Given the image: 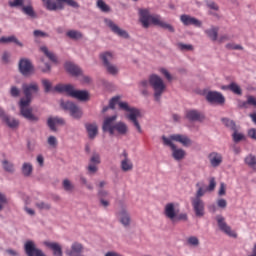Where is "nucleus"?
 Segmentation results:
<instances>
[{
    "label": "nucleus",
    "instance_id": "nucleus-1",
    "mask_svg": "<svg viewBox=\"0 0 256 256\" xmlns=\"http://www.w3.org/2000/svg\"><path fill=\"white\" fill-rule=\"evenodd\" d=\"M22 91L25 98H21L18 103L21 117L30 123H39V116L35 115L33 108L29 107L33 101V95L39 93V84H37V82L23 84Z\"/></svg>",
    "mask_w": 256,
    "mask_h": 256
},
{
    "label": "nucleus",
    "instance_id": "nucleus-2",
    "mask_svg": "<svg viewBox=\"0 0 256 256\" xmlns=\"http://www.w3.org/2000/svg\"><path fill=\"white\" fill-rule=\"evenodd\" d=\"M115 121H117V115L105 118L102 125V131H104V133H109L110 135H115V131L118 135H127V133H129V126H127L125 122L119 121L115 123Z\"/></svg>",
    "mask_w": 256,
    "mask_h": 256
},
{
    "label": "nucleus",
    "instance_id": "nucleus-3",
    "mask_svg": "<svg viewBox=\"0 0 256 256\" xmlns=\"http://www.w3.org/2000/svg\"><path fill=\"white\" fill-rule=\"evenodd\" d=\"M57 93H67L70 97L78 101H89V92L87 90H75L71 84H57L54 87Z\"/></svg>",
    "mask_w": 256,
    "mask_h": 256
},
{
    "label": "nucleus",
    "instance_id": "nucleus-4",
    "mask_svg": "<svg viewBox=\"0 0 256 256\" xmlns=\"http://www.w3.org/2000/svg\"><path fill=\"white\" fill-rule=\"evenodd\" d=\"M149 85L154 91V100L157 103H161V97H163V93H165L167 89L163 78L157 74H152L149 76Z\"/></svg>",
    "mask_w": 256,
    "mask_h": 256
},
{
    "label": "nucleus",
    "instance_id": "nucleus-5",
    "mask_svg": "<svg viewBox=\"0 0 256 256\" xmlns=\"http://www.w3.org/2000/svg\"><path fill=\"white\" fill-rule=\"evenodd\" d=\"M119 109L120 111H126V113H129L127 115V119L136 127V130L138 133H143V129L141 128V124H139V117H141V110H139L136 107L129 106V103L127 102H120L119 103Z\"/></svg>",
    "mask_w": 256,
    "mask_h": 256
},
{
    "label": "nucleus",
    "instance_id": "nucleus-6",
    "mask_svg": "<svg viewBox=\"0 0 256 256\" xmlns=\"http://www.w3.org/2000/svg\"><path fill=\"white\" fill-rule=\"evenodd\" d=\"M138 17L144 29H149L150 23L153 25V19H159V15H151V12L147 8L138 9Z\"/></svg>",
    "mask_w": 256,
    "mask_h": 256
},
{
    "label": "nucleus",
    "instance_id": "nucleus-7",
    "mask_svg": "<svg viewBox=\"0 0 256 256\" xmlns=\"http://www.w3.org/2000/svg\"><path fill=\"white\" fill-rule=\"evenodd\" d=\"M18 71L23 77H29L35 74V66L29 58H21L18 62Z\"/></svg>",
    "mask_w": 256,
    "mask_h": 256
},
{
    "label": "nucleus",
    "instance_id": "nucleus-8",
    "mask_svg": "<svg viewBox=\"0 0 256 256\" xmlns=\"http://www.w3.org/2000/svg\"><path fill=\"white\" fill-rule=\"evenodd\" d=\"M61 107L64 111H69L70 117L73 119H81L83 117V110L72 101L61 102Z\"/></svg>",
    "mask_w": 256,
    "mask_h": 256
},
{
    "label": "nucleus",
    "instance_id": "nucleus-9",
    "mask_svg": "<svg viewBox=\"0 0 256 256\" xmlns=\"http://www.w3.org/2000/svg\"><path fill=\"white\" fill-rule=\"evenodd\" d=\"M104 23L106 26H108L110 31H112V33H114V35H117L118 37H122V39H129V37H130L129 32L121 29V27H119V25L115 24V22H113V20H111L109 18H105Z\"/></svg>",
    "mask_w": 256,
    "mask_h": 256
},
{
    "label": "nucleus",
    "instance_id": "nucleus-10",
    "mask_svg": "<svg viewBox=\"0 0 256 256\" xmlns=\"http://www.w3.org/2000/svg\"><path fill=\"white\" fill-rule=\"evenodd\" d=\"M119 223L124 226L126 229L131 227V214L125 206H122L120 210L116 213Z\"/></svg>",
    "mask_w": 256,
    "mask_h": 256
},
{
    "label": "nucleus",
    "instance_id": "nucleus-11",
    "mask_svg": "<svg viewBox=\"0 0 256 256\" xmlns=\"http://www.w3.org/2000/svg\"><path fill=\"white\" fill-rule=\"evenodd\" d=\"M205 99L208 103L216 104V105H224L225 104V96L221 92L218 91H208L205 94Z\"/></svg>",
    "mask_w": 256,
    "mask_h": 256
},
{
    "label": "nucleus",
    "instance_id": "nucleus-12",
    "mask_svg": "<svg viewBox=\"0 0 256 256\" xmlns=\"http://www.w3.org/2000/svg\"><path fill=\"white\" fill-rule=\"evenodd\" d=\"M24 251L27 256H46L43 250L37 248L33 240H28L24 244Z\"/></svg>",
    "mask_w": 256,
    "mask_h": 256
},
{
    "label": "nucleus",
    "instance_id": "nucleus-13",
    "mask_svg": "<svg viewBox=\"0 0 256 256\" xmlns=\"http://www.w3.org/2000/svg\"><path fill=\"white\" fill-rule=\"evenodd\" d=\"M216 221L218 223L220 231H222L226 235H229V237H237V234L231 231V226L227 225V222H225V217H223L222 215H217Z\"/></svg>",
    "mask_w": 256,
    "mask_h": 256
},
{
    "label": "nucleus",
    "instance_id": "nucleus-14",
    "mask_svg": "<svg viewBox=\"0 0 256 256\" xmlns=\"http://www.w3.org/2000/svg\"><path fill=\"white\" fill-rule=\"evenodd\" d=\"M46 124L47 127H49L50 131H53V133H57V127L65 125V119L59 116L48 117Z\"/></svg>",
    "mask_w": 256,
    "mask_h": 256
},
{
    "label": "nucleus",
    "instance_id": "nucleus-15",
    "mask_svg": "<svg viewBox=\"0 0 256 256\" xmlns=\"http://www.w3.org/2000/svg\"><path fill=\"white\" fill-rule=\"evenodd\" d=\"M180 21L186 27H189V25H193L194 27H202L203 26V22H201V20H199L195 17H192L191 15H188V14H182L180 16Z\"/></svg>",
    "mask_w": 256,
    "mask_h": 256
},
{
    "label": "nucleus",
    "instance_id": "nucleus-16",
    "mask_svg": "<svg viewBox=\"0 0 256 256\" xmlns=\"http://www.w3.org/2000/svg\"><path fill=\"white\" fill-rule=\"evenodd\" d=\"M177 213H179V209L175 208V203L171 202L165 205L164 207V215L167 219L175 221V217H177Z\"/></svg>",
    "mask_w": 256,
    "mask_h": 256
},
{
    "label": "nucleus",
    "instance_id": "nucleus-17",
    "mask_svg": "<svg viewBox=\"0 0 256 256\" xmlns=\"http://www.w3.org/2000/svg\"><path fill=\"white\" fill-rule=\"evenodd\" d=\"M9 43H14V45L20 47L21 49L25 47V44H23V42H21V40H19V38H17L15 35L0 37V45H9Z\"/></svg>",
    "mask_w": 256,
    "mask_h": 256
},
{
    "label": "nucleus",
    "instance_id": "nucleus-18",
    "mask_svg": "<svg viewBox=\"0 0 256 256\" xmlns=\"http://www.w3.org/2000/svg\"><path fill=\"white\" fill-rule=\"evenodd\" d=\"M192 207L195 215L197 217H204L205 216V202L203 200H191Z\"/></svg>",
    "mask_w": 256,
    "mask_h": 256
},
{
    "label": "nucleus",
    "instance_id": "nucleus-19",
    "mask_svg": "<svg viewBox=\"0 0 256 256\" xmlns=\"http://www.w3.org/2000/svg\"><path fill=\"white\" fill-rule=\"evenodd\" d=\"M170 139L176 141V143H181L183 147H189L193 144V141H191L187 135L183 134H172L170 135Z\"/></svg>",
    "mask_w": 256,
    "mask_h": 256
},
{
    "label": "nucleus",
    "instance_id": "nucleus-20",
    "mask_svg": "<svg viewBox=\"0 0 256 256\" xmlns=\"http://www.w3.org/2000/svg\"><path fill=\"white\" fill-rule=\"evenodd\" d=\"M43 245H45V247H47L48 249H51L54 256H63V248L61 247L60 243L44 241Z\"/></svg>",
    "mask_w": 256,
    "mask_h": 256
},
{
    "label": "nucleus",
    "instance_id": "nucleus-21",
    "mask_svg": "<svg viewBox=\"0 0 256 256\" xmlns=\"http://www.w3.org/2000/svg\"><path fill=\"white\" fill-rule=\"evenodd\" d=\"M65 69L73 77H79V75H83V70L81 69V67H79L73 62H66Z\"/></svg>",
    "mask_w": 256,
    "mask_h": 256
},
{
    "label": "nucleus",
    "instance_id": "nucleus-22",
    "mask_svg": "<svg viewBox=\"0 0 256 256\" xmlns=\"http://www.w3.org/2000/svg\"><path fill=\"white\" fill-rule=\"evenodd\" d=\"M84 126L88 133V139L93 141V139L99 135V127L97 126V123H86Z\"/></svg>",
    "mask_w": 256,
    "mask_h": 256
},
{
    "label": "nucleus",
    "instance_id": "nucleus-23",
    "mask_svg": "<svg viewBox=\"0 0 256 256\" xmlns=\"http://www.w3.org/2000/svg\"><path fill=\"white\" fill-rule=\"evenodd\" d=\"M211 167H219L223 163V156L218 152H211L208 155Z\"/></svg>",
    "mask_w": 256,
    "mask_h": 256
},
{
    "label": "nucleus",
    "instance_id": "nucleus-24",
    "mask_svg": "<svg viewBox=\"0 0 256 256\" xmlns=\"http://www.w3.org/2000/svg\"><path fill=\"white\" fill-rule=\"evenodd\" d=\"M153 25L161 27V29H165L166 31H169V33H175V27L161 20V16H158V19H153Z\"/></svg>",
    "mask_w": 256,
    "mask_h": 256
},
{
    "label": "nucleus",
    "instance_id": "nucleus-25",
    "mask_svg": "<svg viewBox=\"0 0 256 256\" xmlns=\"http://www.w3.org/2000/svg\"><path fill=\"white\" fill-rule=\"evenodd\" d=\"M171 151L172 157L175 161H183V159H185V155H187L185 150H183L182 148H177V146H174Z\"/></svg>",
    "mask_w": 256,
    "mask_h": 256
},
{
    "label": "nucleus",
    "instance_id": "nucleus-26",
    "mask_svg": "<svg viewBox=\"0 0 256 256\" xmlns=\"http://www.w3.org/2000/svg\"><path fill=\"white\" fill-rule=\"evenodd\" d=\"M2 121L10 129H17V127H19V120L15 119L9 115L4 116V119Z\"/></svg>",
    "mask_w": 256,
    "mask_h": 256
},
{
    "label": "nucleus",
    "instance_id": "nucleus-27",
    "mask_svg": "<svg viewBox=\"0 0 256 256\" xmlns=\"http://www.w3.org/2000/svg\"><path fill=\"white\" fill-rule=\"evenodd\" d=\"M204 33L211 41H217V37H219V27L211 26V28L206 29Z\"/></svg>",
    "mask_w": 256,
    "mask_h": 256
},
{
    "label": "nucleus",
    "instance_id": "nucleus-28",
    "mask_svg": "<svg viewBox=\"0 0 256 256\" xmlns=\"http://www.w3.org/2000/svg\"><path fill=\"white\" fill-rule=\"evenodd\" d=\"M21 173L24 177H31L33 175V164L24 162L21 167Z\"/></svg>",
    "mask_w": 256,
    "mask_h": 256
},
{
    "label": "nucleus",
    "instance_id": "nucleus-29",
    "mask_svg": "<svg viewBox=\"0 0 256 256\" xmlns=\"http://www.w3.org/2000/svg\"><path fill=\"white\" fill-rule=\"evenodd\" d=\"M244 163L247 165V167H250V169H253V171H256V156L253 154H248L244 158Z\"/></svg>",
    "mask_w": 256,
    "mask_h": 256
},
{
    "label": "nucleus",
    "instance_id": "nucleus-30",
    "mask_svg": "<svg viewBox=\"0 0 256 256\" xmlns=\"http://www.w3.org/2000/svg\"><path fill=\"white\" fill-rule=\"evenodd\" d=\"M21 11L24 15L30 17V19H37V12H35L32 5L23 6Z\"/></svg>",
    "mask_w": 256,
    "mask_h": 256
},
{
    "label": "nucleus",
    "instance_id": "nucleus-31",
    "mask_svg": "<svg viewBox=\"0 0 256 256\" xmlns=\"http://www.w3.org/2000/svg\"><path fill=\"white\" fill-rule=\"evenodd\" d=\"M40 50L42 51V53H44V55H46L47 58H49L50 61H52V63H59V60H57V55L49 51L47 46L41 47Z\"/></svg>",
    "mask_w": 256,
    "mask_h": 256
},
{
    "label": "nucleus",
    "instance_id": "nucleus-32",
    "mask_svg": "<svg viewBox=\"0 0 256 256\" xmlns=\"http://www.w3.org/2000/svg\"><path fill=\"white\" fill-rule=\"evenodd\" d=\"M2 168L4 171H6V173H10V174L15 173V164H13V162L7 159L2 161Z\"/></svg>",
    "mask_w": 256,
    "mask_h": 256
},
{
    "label": "nucleus",
    "instance_id": "nucleus-33",
    "mask_svg": "<svg viewBox=\"0 0 256 256\" xmlns=\"http://www.w3.org/2000/svg\"><path fill=\"white\" fill-rule=\"evenodd\" d=\"M120 167L124 173L133 171V162H131V160H129V158L123 159L121 161Z\"/></svg>",
    "mask_w": 256,
    "mask_h": 256
},
{
    "label": "nucleus",
    "instance_id": "nucleus-34",
    "mask_svg": "<svg viewBox=\"0 0 256 256\" xmlns=\"http://www.w3.org/2000/svg\"><path fill=\"white\" fill-rule=\"evenodd\" d=\"M186 118L188 121H199L201 119V113L197 110H188L186 112Z\"/></svg>",
    "mask_w": 256,
    "mask_h": 256
},
{
    "label": "nucleus",
    "instance_id": "nucleus-35",
    "mask_svg": "<svg viewBox=\"0 0 256 256\" xmlns=\"http://www.w3.org/2000/svg\"><path fill=\"white\" fill-rule=\"evenodd\" d=\"M62 187L66 193H73V191H75V184H73L69 179H64L62 181Z\"/></svg>",
    "mask_w": 256,
    "mask_h": 256
},
{
    "label": "nucleus",
    "instance_id": "nucleus-36",
    "mask_svg": "<svg viewBox=\"0 0 256 256\" xmlns=\"http://www.w3.org/2000/svg\"><path fill=\"white\" fill-rule=\"evenodd\" d=\"M100 59H102L104 67L110 65L113 61V54L111 52H105L100 55Z\"/></svg>",
    "mask_w": 256,
    "mask_h": 256
},
{
    "label": "nucleus",
    "instance_id": "nucleus-37",
    "mask_svg": "<svg viewBox=\"0 0 256 256\" xmlns=\"http://www.w3.org/2000/svg\"><path fill=\"white\" fill-rule=\"evenodd\" d=\"M104 67L109 75H112L113 77L119 75V68L116 65L110 63Z\"/></svg>",
    "mask_w": 256,
    "mask_h": 256
},
{
    "label": "nucleus",
    "instance_id": "nucleus-38",
    "mask_svg": "<svg viewBox=\"0 0 256 256\" xmlns=\"http://www.w3.org/2000/svg\"><path fill=\"white\" fill-rule=\"evenodd\" d=\"M221 121L225 125V127L230 129L231 131H236L237 125L235 124V121H233L229 118H222Z\"/></svg>",
    "mask_w": 256,
    "mask_h": 256
},
{
    "label": "nucleus",
    "instance_id": "nucleus-39",
    "mask_svg": "<svg viewBox=\"0 0 256 256\" xmlns=\"http://www.w3.org/2000/svg\"><path fill=\"white\" fill-rule=\"evenodd\" d=\"M227 87L232 93H235V95H243V90H241V87L237 83L232 82Z\"/></svg>",
    "mask_w": 256,
    "mask_h": 256
},
{
    "label": "nucleus",
    "instance_id": "nucleus-40",
    "mask_svg": "<svg viewBox=\"0 0 256 256\" xmlns=\"http://www.w3.org/2000/svg\"><path fill=\"white\" fill-rule=\"evenodd\" d=\"M67 37H69V39H83V34L80 31L77 30H70L66 33Z\"/></svg>",
    "mask_w": 256,
    "mask_h": 256
},
{
    "label": "nucleus",
    "instance_id": "nucleus-41",
    "mask_svg": "<svg viewBox=\"0 0 256 256\" xmlns=\"http://www.w3.org/2000/svg\"><path fill=\"white\" fill-rule=\"evenodd\" d=\"M96 5L102 13H109L111 11V7H109V5H107L103 0H98Z\"/></svg>",
    "mask_w": 256,
    "mask_h": 256
},
{
    "label": "nucleus",
    "instance_id": "nucleus-42",
    "mask_svg": "<svg viewBox=\"0 0 256 256\" xmlns=\"http://www.w3.org/2000/svg\"><path fill=\"white\" fill-rule=\"evenodd\" d=\"M35 207H37V209H39L40 211H50L51 204L40 201V202H36Z\"/></svg>",
    "mask_w": 256,
    "mask_h": 256
},
{
    "label": "nucleus",
    "instance_id": "nucleus-43",
    "mask_svg": "<svg viewBox=\"0 0 256 256\" xmlns=\"http://www.w3.org/2000/svg\"><path fill=\"white\" fill-rule=\"evenodd\" d=\"M48 11H57V3L53 0H42Z\"/></svg>",
    "mask_w": 256,
    "mask_h": 256
},
{
    "label": "nucleus",
    "instance_id": "nucleus-44",
    "mask_svg": "<svg viewBox=\"0 0 256 256\" xmlns=\"http://www.w3.org/2000/svg\"><path fill=\"white\" fill-rule=\"evenodd\" d=\"M41 83H42V86L44 87V93H51L53 89V84L51 83V81L47 79H42Z\"/></svg>",
    "mask_w": 256,
    "mask_h": 256
},
{
    "label": "nucleus",
    "instance_id": "nucleus-45",
    "mask_svg": "<svg viewBox=\"0 0 256 256\" xmlns=\"http://www.w3.org/2000/svg\"><path fill=\"white\" fill-rule=\"evenodd\" d=\"M90 164L101 165V155H99L97 152H94L90 158Z\"/></svg>",
    "mask_w": 256,
    "mask_h": 256
},
{
    "label": "nucleus",
    "instance_id": "nucleus-46",
    "mask_svg": "<svg viewBox=\"0 0 256 256\" xmlns=\"http://www.w3.org/2000/svg\"><path fill=\"white\" fill-rule=\"evenodd\" d=\"M162 141H163V145H165L166 147H170V149H175L176 145L173 143V139L167 138V136L163 135L162 136Z\"/></svg>",
    "mask_w": 256,
    "mask_h": 256
},
{
    "label": "nucleus",
    "instance_id": "nucleus-47",
    "mask_svg": "<svg viewBox=\"0 0 256 256\" xmlns=\"http://www.w3.org/2000/svg\"><path fill=\"white\" fill-rule=\"evenodd\" d=\"M7 203H9V199H7V196L4 193L0 192V212L5 209Z\"/></svg>",
    "mask_w": 256,
    "mask_h": 256
},
{
    "label": "nucleus",
    "instance_id": "nucleus-48",
    "mask_svg": "<svg viewBox=\"0 0 256 256\" xmlns=\"http://www.w3.org/2000/svg\"><path fill=\"white\" fill-rule=\"evenodd\" d=\"M58 3H66L69 7H73V9H79V3L75 0H57Z\"/></svg>",
    "mask_w": 256,
    "mask_h": 256
},
{
    "label": "nucleus",
    "instance_id": "nucleus-49",
    "mask_svg": "<svg viewBox=\"0 0 256 256\" xmlns=\"http://www.w3.org/2000/svg\"><path fill=\"white\" fill-rule=\"evenodd\" d=\"M177 47L180 51H193V45L191 44H185V43H182V42H179L177 44Z\"/></svg>",
    "mask_w": 256,
    "mask_h": 256
},
{
    "label": "nucleus",
    "instance_id": "nucleus-50",
    "mask_svg": "<svg viewBox=\"0 0 256 256\" xmlns=\"http://www.w3.org/2000/svg\"><path fill=\"white\" fill-rule=\"evenodd\" d=\"M10 95L14 99H17V97L21 96V89H19L17 86H11V88H10Z\"/></svg>",
    "mask_w": 256,
    "mask_h": 256
},
{
    "label": "nucleus",
    "instance_id": "nucleus-51",
    "mask_svg": "<svg viewBox=\"0 0 256 256\" xmlns=\"http://www.w3.org/2000/svg\"><path fill=\"white\" fill-rule=\"evenodd\" d=\"M232 137H233L234 143H239L240 141H243V139H245V135H243L242 133L237 132V128H236V130H234V133L232 134Z\"/></svg>",
    "mask_w": 256,
    "mask_h": 256
},
{
    "label": "nucleus",
    "instance_id": "nucleus-52",
    "mask_svg": "<svg viewBox=\"0 0 256 256\" xmlns=\"http://www.w3.org/2000/svg\"><path fill=\"white\" fill-rule=\"evenodd\" d=\"M86 169L89 175H95V173L99 171V167H97L96 164H91V163L88 164Z\"/></svg>",
    "mask_w": 256,
    "mask_h": 256
},
{
    "label": "nucleus",
    "instance_id": "nucleus-53",
    "mask_svg": "<svg viewBox=\"0 0 256 256\" xmlns=\"http://www.w3.org/2000/svg\"><path fill=\"white\" fill-rule=\"evenodd\" d=\"M187 243L192 247H199V238H197V236H190L187 239Z\"/></svg>",
    "mask_w": 256,
    "mask_h": 256
},
{
    "label": "nucleus",
    "instance_id": "nucleus-54",
    "mask_svg": "<svg viewBox=\"0 0 256 256\" xmlns=\"http://www.w3.org/2000/svg\"><path fill=\"white\" fill-rule=\"evenodd\" d=\"M188 216L187 213H180L179 212L176 214L174 221L172 223H178V221H187Z\"/></svg>",
    "mask_w": 256,
    "mask_h": 256
},
{
    "label": "nucleus",
    "instance_id": "nucleus-55",
    "mask_svg": "<svg viewBox=\"0 0 256 256\" xmlns=\"http://www.w3.org/2000/svg\"><path fill=\"white\" fill-rule=\"evenodd\" d=\"M215 187H217V182L215 181V178L212 177L210 178L209 180V185L208 187L206 188V191H208L209 193L215 191Z\"/></svg>",
    "mask_w": 256,
    "mask_h": 256
},
{
    "label": "nucleus",
    "instance_id": "nucleus-56",
    "mask_svg": "<svg viewBox=\"0 0 256 256\" xmlns=\"http://www.w3.org/2000/svg\"><path fill=\"white\" fill-rule=\"evenodd\" d=\"M226 49H230L232 51H243V46L240 44L228 43L226 44Z\"/></svg>",
    "mask_w": 256,
    "mask_h": 256
},
{
    "label": "nucleus",
    "instance_id": "nucleus-57",
    "mask_svg": "<svg viewBox=\"0 0 256 256\" xmlns=\"http://www.w3.org/2000/svg\"><path fill=\"white\" fill-rule=\"evenodd\" d=\"M119 99H121V97H119V96H114L110 101H109V105H108V107H110L111 109H115V106L118 104V106H119V104L121 103V102H119Z\"/></svg>",
    "mask_w": 256,
    "mask_h": 256
},
{
    "label": "nucleus",
    "instance_id": "nucleus-58",
    "mask_svg": "<svg viewBox=\"0 0 256 256\" xmlns=\"http://www.w3.org/2000/svg\"><path fill=\"white\" fill-rule=\"evenodd\" d=\"M25 0H13L9 1L8 5L9 7H24Z\"/></svg>",
    "mask_w": 256,
    "mask_h": 256
},
{
    "label": "nucleus",
    "instance_id": "nucleus-59",
    "mask_svg": "<svg viewBox=\"0 0 256 256\" xmlns=\"http://www.w3.org/2000/svg\"><path fill=\"white\" fill-rule=\"evenodd\" d=\"M205 193H207V189L204 190L203 188L199 187L196 195L194 198H192V200H202L201 197H203L205 195Z\"/></svg>",
    "mask_w": 256,
    "mask_h": 256
},
{
    "label": "nucleus",
    "instance_id": "nucleus-60",
    "mask_svg": "<svg viewBox=\"0 0 256 256\" xmlns=\"http://www.w3.org/2000/svg\"><path fill=\"white\" fill-rule=\"evenodd\" d=\"M33 36L36 39L49 37V35L46 32H43L42 30H34L33 31Z\"/></svg>",
    "mask_w": 256,
    "mask_h": 256
},
{
    "label": "nucleus",
    "instance_id": "nucleus-61",
    "mask_svg": "<svg viewBox=\"0 0 256 256\" xmlns=\"http://www.w3.org/2000/svg\"><path fill=\"white\" fill-rule=\"evenodd\" d=\"M47 143L48 145H50V147H57V137L49 136L47 139Z\"/></svg>",
    "mask_w": 256,
    "mask_h": 256
},
{
    "label": "nucleus",
    "instance_id": "nucleus-62",
    "mask_svg": "<svg viewBox=\"0 0 256 256\" xmlns=\"http://www.w3.org/2000/svg\"><path fill=\"white\" fill-rule=\"evenodd\" d=\"M206 5L208 9H212L213 11H219V6L214 1H207Z\"/></svg>",
    "mask_w": 256,
    "mask_h": 256
},
{
    "label": "nucleus",
    "instance_id": "nucleus-63",
    "mask_svg": "<svg viewBox=\"0 0 256 256\" xmlns=\"http://www.w3.org/2000/svg\"><path fill=\"white\" fill-rule=\"evenodd\" d=\"M227 187L225 186V183H220V188H219V191H218V195L220 197H223L226 195L227 191H226Z\"/></svg>",
    "mask_w": 256,
    "mask_h": 256
},
{
    "label": "nucleus",
    "instance_id": "nucleus-64",
    "mask_svg": "<svg viewBox=\"0 0 256 256\" xmlns=\"http://www.w3.org/2000/svg\"><path fill=\"white\" fill-rule=\"evenodd\" d=\"M217 205L220 209H226L227 208V200L220 198L217 200Z\"/></svg>",
    "mask_w": 256,
    "mask_h": 256
}]
</instances>
